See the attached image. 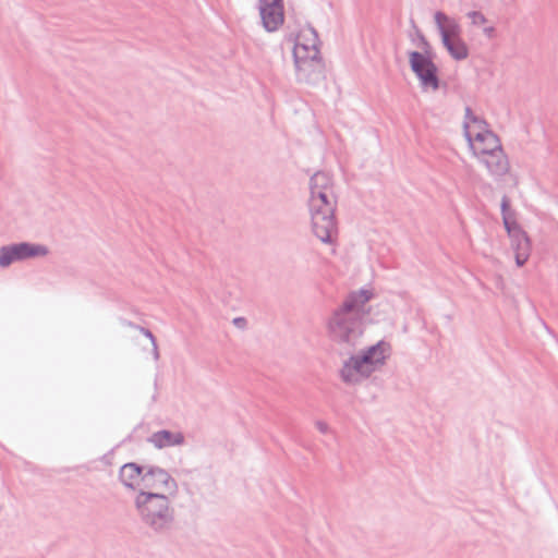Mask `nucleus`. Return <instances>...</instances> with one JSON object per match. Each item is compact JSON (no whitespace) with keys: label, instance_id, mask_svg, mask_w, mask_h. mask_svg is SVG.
<instances>
[{"label":"nucleus","instance_id":"7","mask_svg":"<svg viewBox=\"0 0 558 558\" xmlns=\"http://www.w3.org/2000/svg\"><path fill=\"white\" fill-rule=\"evenodd\" d=\"M49 250L46 245L20 242L0 247V267L7 268L15 262L26 260L28 258L46 256Z\"/></svg>","mask_w":558,"mask_h":558},{"label":"nucleus","instance_id":"1","mask_svg":"<svg viewBox=\"0 0 558 558\" xmlns=\"http://www.w3.org/2000/svg\"><path fill=\"white\" fill-rule=\"evenodd\" d=\"M373 295L372 290L364 288L352 291L327 318L329 339L347 354H351L361 342L367 314L365 306Z\"/></svg>","mask_w":558,"mask_h":558},{"label":"nucleus","instance_id":"3","mask_svg":"<svg viewBox=\"0 0 558 558\" xmlns=\"http://www.w3.org/2000/svg\"><path fill=\"white\" fill-rule=\"evenodd\" d=\"M308 206L314 234L323 243H331L332 235L337 231L335 196L330 194L311 196Z\"/></svg>","mask_w":558,"mask_h":558},{"label":"nucleus","instance_id":"9","mask_svg":"<svg viewBox=\"0 0 558 558\" xmlns=\"http://www.w3.org/2000/svg\"><path fill=\"white\" fill-rule=\"evenodd\" d=\"M374 372L375 367L367 363V356L351 354L340 369V377L345 384L355 385L369 377Z\"/></svg>","mask_w":558,"mask_h":558},{"label":"nucleus","instance_id":"27","mask_svg":"<svg viewBox=\"0 0 558 558\" xmlns=\"http://www.w3.org/2000/svg\"><path fill=\"white\" fill-rule=\"evenodd\" d=\"M153 354H154V359L155 360L159 359V351H158L157 341H155V344H153Z\"/></svg>","mask_w":558,"mask_h":558},{"label":"nucleus","instance_id":"6","mask_svg":"<svg viewBox=\"0 0 558 558\" xmlns=\"http://www.w3.org/2000/svg\"><path fill=\"white\" fill-rule=\"evenodd\" d=\"M418 37L420 46L424 52H409L410 68L418 78L423 88H432L433 90H437L439 88L438 68L428 56L430 45L424 35L420 34Z\"/></svg>","mask_w":558,"mask_h":558},{"label":"nucleus","instance_id":"12","mask_svg":"<svg viewBox=\"0 0 558 558\" xmlns=\"http://www.w3.org/2000/svg\"><path fill=\"white\" fill-rule=\"evenodd\" d=\"M447 20V15L440 11L435 13V22L439 28L441 35V41L449 52V54L458 61L464 60L469 56V48L466 44L459 38H451L448 36V32L444 29V21Z\"/></svg>","mask_w":558,"mask_h":558},{"label":"nucleus","instance_id":"25","mask_svg":"<svg viewBox=\"0 0 558 558\" xmlns=\"http://www.w3.org/2000/svg\"><path fill=\"white\" fill-rule=\"evenodd\" d=\"M472 116H475L472 111V109L470 107H466L465 108V114H464V122L463 124L466 122L468 124L470 122H472Z\"/></svg>","mask_w":558,"mask_h":558},{"label":"nucleus","instance_id":"24","mask_svg":"<svg viewBox=\"0 0 558 558\" xmlns=\"http://www.w3.org/2000/svg\"><path fill=\"white\" fill-rule=\"evenodd\" d=\"M233 324L234 326H236L238 328H245L246 327V319L244 317H235L233 319Z\"/></svg>","mask_w":558,"mask_h":558},{"label":"nucleus","instance_id":"8","mask_svg":"<svg viewBox=\"0 0 558 558\" xmlns=\"http://www.w3.org/2000/svg\"><path fill=\"white\" fill-rule=\"evenodd\" d=\"M138 490L165 493L174 497L178 492V483L165 469L148 465L145 466L142 486Z\"/></svg>","mask_w":558,"mask_h":558},{"label":"nucleus","instance_id":"15","mask_svg":"<svg viewBox=\"0 0 558 558\" xmlns=\"http://www.w3.org/2000/svg\"><path fill=\"white\" fill-rule=\"evenodd\" d=\"M148 441L156 448L162 449L166 447L181 446L184 444V435L180 432L173 433L168 429L158 430L151 434Z\"/></svg>","mask_w":558,"mask_h":558},{"label":"nucleus","instance_id":"13","mask_svg":"<svg viewBox=\"0 0 558 558\" xmlns=\"http://www.w3.org/2000/svg\"><path fill=\"white\" fill-rule=\"evenodd\" d=\"M480 162H482L489 174L495 178H501L508 173L510 169L509 160L504 149H497L494 153L483 155L478 157Z\"/></svg>","mask_w":558,"mask_h":558},{"label":"nucleus","instance_id":"26","mask_svg":"<svg viewBox=\"0 0 558 558\" xmlns=\"http://www.w3.org/2000/svg\"><path fill=\"white\" fill-rule=\"evenodd\" d=\"M120 322H121V324L124 327H129V328H132V329H135V330H137V328L140 326V325H136L135 323H133L131 320L125 319V318L120 319Z\"/></svg>","mask_w":558,"mask_h":558},{"label":"nucleus","instance_id":"23","mask_svg":"<svg viewBox=\"0 0 558 558\" xmlns=\"http://www.w3.org/2000/svg\"><path fill=\"white\" fill-rule=\"evenodd\" d=\"M315 425H316L317 429H318L322 434H326V433H328V432H329V426H328V424H327L326 422H324V421H317V422L315 423Z\"/></svg>","mask_w":558,"mask_h":558},{"label":"nucleus","instance_id":"19","mask_svg":"<svg viewBox=\"0 0 558 558\" xmlns=\"http://www.w3.org/2000/svg\"><path fill=\"white\" fill-rule=\"evenodd\" d=\"M444 29L448 32V36L451 37V38H459V32H460V27L458 25L457 22H454L453 20H450L448 16H447V20L444 21Z\"/></svg>","mask_w":558,"mask_h":558},{"label":"nucleus","instance_id":"14","mask_svg":"<svg viewBox=\"0 0 558 558\" xmlns=\"http://www.w3.org/2000/svg\"><path fill=\"white\" fill-rule=\"evenodd\" d=\"M144 471L145 466L135 462H128L120 468L119 480L125 488L138 492L142 486Z\"/></svg>","mask_w":558,"mask_h":558},{"label":"nucleus","instance_id":"10","mask_svg":"<svg viewBox=\"0 0 558 558\" xmlns=\"http://www.w3.org/2000/svg\"><path fill=\"white\" fill-rule=\"evenodd\" d=\"M464 136L473 154L478 158L502 148L499 137L490 130L478 131L473 137L464 123Z\"/></svg>","mask_w":558,"mask_h":558},{"label":"nucleus","instance_id":"21","mask_svg":"<svg viewBox=\"0 0 558 558\" xmlns=\"http://www.w3.org/2000/svg\"><path fill=\"white\" fill-rule=\"evenodd\" d=\"M472 123L477 125L478 131L488 130L487 129V126H488L487 122L484 119H482V118H480L477 116H472Z\"/></svg>","mask_w":558,"mask_h":558},{"label":"nucleus","instance_id":"20","mask_svg":"<svg viewBox=\"0 0 558 558\" xmlns=\"http://www.w3.org/2000/svg\"><path fill=\"white\" fill-rule=\"evenodd\" d=\"M468 16L472 20L474 25H482L486 22L485 16L478 11H471Z\"/></svg>","mask_w":558,"mask_h":558},{"label":"nucleus","instance_id":"4","mask_svg":"<svg viewBox=\"0 0 558 558\" xmlns=\"http://www.w3.org/2000/svg\"><path fill=\"white\" fill-rule=\"evenodd\" d=\"M293 59L298 82L314 86L324 81L325 64L314 44L310 48L294 45Z\"/></svg>","mask_w":558,"mask_h":558},{"label":"nucleus","instance_id":"18","mask_svg":"<svg viewBox=\"0 0 558 558\" xmlns=\"http://www.w3.org/2000/svg\"><path fill=\"white\" fill-rule=\"evenodd\" d=\"M314 44V47L318 49L319 45V38L318 34L312 26H308L306 29H303L301 34L298 37V40L295 45L304 46V47H311V45Z\"/></svg>","mask_w":558,"mask_h":558},{"label":"nucleus","instance_id":"2","mask_svg":"<svg viewBox=\"0 0 558 558\" xmlns=\"http://www.w3.org/2000/svg\"><path fill=\"white\" fill-rule=\"evenodd\" d=\"M134 507L144 526L158 535H166L173 529L175 510L169 495L138 490Z\"/></svg>","mask_w":558,"mask_h":558},{"label":"nucleus","instance_id":"22","mask_svg":"<svg viewBox=\"0 0 558 558\" xmlns=\"http://www.w3.org/2000/svg\"><path fill=\"white\" fill-rule=\"evenodd\" d=\"M137 330L142 335H144L146 338H148L150 340L151 344H155L156 338L149 329L138 326Z\"/></svg>","mask_w":558,"mask_h":558},{"label":"nucleus","instance_id":"17","mask_svg":"<svg viewBox=\"0 0 558 558\" xmlns=\"http://www.w3.org/2000/svg\"><path fill=\"white\" fill-rule=\"evenodd\" d=\"M389 344L385 341H379L374 345H371L365 351H363L360 355L367 356V363L375 367V369L385 363L387 357V352L389 350Z\"/></svg>","mask_w":558,"mask_h":558},{"label":"nucleus","instance_id":"16","mask_svg":"<svg viewBox=\"0 0 558 558\" xmlns=\"http://www.w3.org/2000/svg\"><path fill=\"white\" fill-rule=\"evenodd\" d=\"M310 190L311 196H319V194L333 195L330 175L324 171L315 172L310 180Z\"/></svg>","mask_w":558,"mask_h":558},{"label":"nucleus","instance_id":"11","mask_svg":"<svg viewBox=\"0 0 558 558\" xmlns=\"http://www.w3.org/2000/svg\"><path fill=\"white\" fill-rule=\"evenodd\" d=\"M262 23L267 32H276L284 21L283 0H258Z\"/></svg>","mask_w":558,"mask_h":558},{"label":"nucleus","instance_id":"5","mask_svg":"<svg viewBox=\"0 0 558 558\" xmlns=\"http://www.w3.org/2000/svg\"><path fill=\"white\" fill-rule=\"evenodd\" d=\"M501 216L504 227L510 238L511 247L514 251L515 264L522 267L531 254V241L527 233L515 220L514 211L510 209V199L507 195L501 198Z\"/></svg>","mask_w":558,"mask_h":558}]
</instances>
